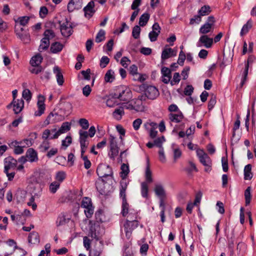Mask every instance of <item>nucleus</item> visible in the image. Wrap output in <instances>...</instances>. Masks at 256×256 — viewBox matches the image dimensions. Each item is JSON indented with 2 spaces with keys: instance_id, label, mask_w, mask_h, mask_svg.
Segmentation results:
<instances>
[{
  "instance_id": "nucleus-19",
  "label": "nucleus",
  "mask_w": 256,
  "mask_h": 256,
  "mask_svg": "<svg viewBox=\"0 0 256 256\" xmlns=\"http://www.w3.org/2000/svg\"><path fill=\"white\" fill-rule=\"evenodd\" d=\"M13 110L16 114L20 113L24 108V102L22 99L12 101Z\"/></svg>"
},
{
  "instance_id": "nucleus-28",
  "label": "nucleus",
  "mask_w": 256,
  "mask_h": 256,
  "mask_svg": "<svg viewBox=\"0 0 256 256\" xmlns=\"http://www.w3.org/2000/svg\"><path fill=\"white\" fill-rule=\"evenodd\" d=\"M42 57L40 54H38L33 56L30 60L31 66H40L42 62Z\"/></svg>"
},
{
  "instance_id": "nucleus-20",
  "label": "nucleus",
  "mask_w": 256,
  "mask_h": 256,
  "mask_svg": "<svg viewBox=\"0 0 256 256\" xmlns=\"http://www.w3.org/2000/svg\"><path fill=\"white\" fill-rule=\"evenodd\" d=\"M176 52L171 48H164L162 54L161 58L162 60H164L172 56H176Z\"/></svg>"
},
{
  "instance_id": "nucleus-1",
  "label": "nucleus",
  "mask_w": 256,
  "mask_h": 256,
  "mask_svg": "<svg viewBox=\"0 0 256 256\" xmlns=\"http://www.w3.org/2000/svg\"><path fill=\"white\" fill-rule=\"evenodd\" d=\"M114 96L120 100L127 101L132 98V94L128 88L125 86H120L115 90Z\"/></svg>"
},
{
  "instance_id": "nucleus-57",
  "label": "nucleus",
  "mask_w": 256,
  "mask_h": 256,
  "mask_svg": "<svg viewBox=\"0 0 256 256\" xmlns=\"http://www.w3.org/2000/svg\"><path fill=\"white\" fill-rule=\"evenodd\" d=\"M43 68L40 66H32L31 68H30V72L36 74L41 72Z\"/></svg>"
},
{
  "instance_id": "nucleus-41",
  "label": "nucleus",
  "mask_w": 256,
  "mask_h": 256,
  "mask_svg": "<svg viewBox=\"0 0 256 256\" xmlns=\"http://www.w3.org/2000/svg\"><path fill=\"white\" fill-rule=\"evenodd\" d=\"M211 12L210 7L209 6H204L198 10V13L200 16H207Z\"/></svg>"
},
{
  "instance_id": "nucleus-58",
  "label": "nucleus",
  "mask_w": 256,
  "mask_h": 256,
  "mask_svg": "<svg viewBox=\"0 0 256 256\" xmlns=\"http://www.w3.org/2000/svg\"><path fill=\"white\" fill-rule=\"evenodd\" d=\"M109 62V58L106 56H103L100 60V66L102 68H104L106 66Z\"/></svg>"
},
{
  "instance_id": "nucleus-36",
  "label": "nucleus",
  "mask_w": 256,
  "mask_h": 256,
  "mask_svg": "<svg viewBox=\"0 0 256 256\" xmlns=\"http://www.w3.org/2000/svg\"><path fill=\"white\" fill-rule=\"evenodd\" d=\"M114 80V72L112 70H108L104 76V80L106 82H112Z\"/></svg>"
},
{
  "instance_id": "nucleus-46",
  "label": "nucleus",
  "mask_w": 256,
  "mask_h": 256,
  "mask_svg": "<svg viewBox=\"0 0 256 256\" xmlns=\"http://www.w3.org/2000/svg\"><path fill=\"white\" fill-rule=\"evenodd\" d=\"M60 184L58 182H52L49 186V190L52 194H54L60 188Z\"/></svg>"
},
{
  "instance_id": "nucleus-16",
  "label": "nucleus",
  "mask_w": 256,
  "mask_h": 256,
  "mask_svg": "<svg viewBox=\"0 0 256 256\" xmlns=\"http://www.w3.org/2000/svg\"><path fill=\"white\" fill-rule=\"evenodd\" d=\"M162 81L167 84L170 82V80L172 78L171 70L170 68L166 67H162L161 69Z\"/></svg>"
},
{
  "instance_id": "nucleus-8",
  "label": "nucleus",
  "mask_w": 256,
  "mask_h": 256,
  "mask_svg": "<svg viewBox=\"0 0 256 256\" xmlns=\"http://www.w3.org/2000/svg\"><path fill=\"white\" fill-rule=\"evenodd\" d=\"M15 32L22 41L24 43H28L30 41V36L29 34L22 28H20V26L16 24L15 26Z\"/></svg>"
},
{
  "instance_id": "nucleus-3",
  "label": "nucleus",
  "mask_w": 256,
  "mask_h": 256,
  "mask_svg": "<svg viewBox=\"0 0 256 256\" xmlns=\"http://www.w3.org/2000/svg\"><path fill=\"white\" fill-rule=\"evenodd\" d=\"M130 215L128 220H126L124 224V230L126 236L129 238L132 234V231L138 226V220H134Z\"/></svg>"
},
{
  "instance_id": "nucleus-31",
  "label": "nucleus",
  "mask_w": 256,
  "mask_h": 256,
  "mask_svg": "<svg viewBox=\"0 0 256 256\" xmlns=\"http://www.w3.org/2000/svg\"><path fill=\"white\" fill-rule=\"evenodd\" d=\"M252 166L250 164L246 165L244 168V179L246 180H250L252 178V174L251 172Z\"/></svg>"
},
{
  "instance_id": "nucleus-10",
  "label": "nucleus",
  "mask_w": 256,
  "mask_h": 256,
  "mask_svg": "<svg viewBox=\"0 0 256 256\" xmlns=\"http://www.w3.org/2000/svg\"><path fill=\"white\" fill-rule=\"evenodd\" d=\"M213 42L212 38H209L208 35H202L200 38L196 46L198 47L204 46L206 48H210L212 46Z\"/></svg>"
},
{
  "instance_id": "nucleus-12",
  "label": "nucleus",
  "mask_w": 256,
  "mask_h": 256,
  "mask_svg": "<svg viewBox=\"0 0 256 256\" xmlns=\"http://www.w3.org/2000/svg\"><path fill=\"white\" fill-rule=\"evenodd\" d=\"M17 160L12 156H8L4 160V171L14 170L16 167Z\"/></svg>"
},
{
  "instance_id": "nucleus-18",
  "label": "nucleus",
  "mask_w": 256,
  "mask_h": 256,
  "mask_svg": "<svg viewBox=\"0 0 256 256\" xmlns=\"http://www.w3.org/2000/svg\"><path fill=\"white\" fill-rule=\"evenodd\" d=\"M82 0H71L68 4V10L72 12L75 10H79L82 7Z\"/></svg>"
},
{
  "instance_id": "nucleus-37",
  "label": "nucleus",
  "mask_w": 256,
  "mask_h": 256,
  "mask_svg": "<svg viewBox=\"0 0 256 256\" xmlns=\"http://www.w3.org/2000/svg\"><path fill=\"white\" fill-rule=\"evenodd\" d=\"M50 46V41L46 38H43L41 40L40 44L39 46L38 50L42 52L46 50Z\"/></svg>"
},
{
  "instance_id": "nucleus-14",
  "label": "nucleus",
  "mask_w": 256,
  "mask_h": 256,
  "mask_svg": "<svg viewBox=\"0 0 256 256\" xmlns=\"http://www.w3.org/2000/svg\"><path fill=\"white\" fill-rule=\"evenodd\" d=\"M57 132L56 128H54L51 130L46 129L42 133V138L44 140L56 139L59 136L55 137V134H56Z\"/></svg>"
},
{
  "instance_id": "nucleus-56",
  "label": "nucleus",
  "mask_w": 256,
  "mask_h": 256,
  "mask_svg": "<svg viewBox=\"0 0 256 256\" xmlns=\"http://www.w3.org/2000/svg\"><path fill=\"white\" fill-rule=\"evenodd\" d=\"M244 196L246 199V204H248L250 202L251 200V194H250V188L248 187L244 192Z\"/></svg>"
},
{
  "instance_id": "nucleus-23",
  "label": "nucleus",
  "mask_w": 256,
  "mask_h": 256,
  "mask_svg": "<svg viewBox=\"0 0 256 256\" xmlns=\"http://www.w3.org/2000/svg\"><path fill=\"white\" fill-rule=\"evenodd\" d=\"M26 157L31 162H36L38 160L36 152L33 148H28L26 152Z\"/></svg>"
},
{
  "instance_id": "nucleus-50",
  "label": "nucleus",
  "mask_w": 256,
  "mask_h": 256,
  "mask_svg": "<svg viewBox=\"0 0 256 256\" xmlns=\"http://www.w3.org/2000/svg\"><path fill=\"white\" fill-rule=\"evenodd\" d=\"M11 145L14 147V152L16 154H20L24 152L23 146L20 144H16L14 141L11 143Z\"/></svg>"
},
{
  "instance_id": "nucleus-35",
  "label": "nucleus",
  "mask_w": 256,
  "mask_h": 256,
  "mask_svg": "<svg viewBox=\"0 0 256 256\" xmlns=\"http://www.w3.org/2000/svg\"><path fill=\"white\" fill-rule=\"evenodd\" d=\"M58 116V114H53L52 112L50 113L48 116H47L46 120L44 122V124L45 126H48L50 124L54 123L56 122L55 119Z\"/></svg>"
},
{
  "instance_id": "nucleus-24",
  "label": "nucleus",
  "mask_w": 256,
  "mask_h": 256,
  "mask_svg": "<svg viewBox=\"0 0 256 256\" xmlns=\"http://www.w3.org/2000/svg\"><path fill=\"white\" fill-rule=\"evenodd\" d=\"M71 124L68 122H63L60 128L57 130V134H55V137L57 136H60V134L66 133L68 131L70 130V129Z\"/></svg>"
},
{
  "instance_id": "nucleus-42",
  "label": "nucleus",
  "mask_w": 256,
  "mask_h": 256,
  "mask_svg": "<svg viewBox=\"0 0 256 256\" xmlns=\"http://www.w3.org/2000/svg\"><path fill=\"white\" fill-rule=\"evenodd\" d=\"M148 184L146 182L141 183V194L142 197L147 198L148 196Z\"/></svg>"
},
{
  "instance_id": "nucleus-61",
  "label": "nucleus",
  "mask_w": 256,
  "mask_h": 256,
  "mask_svg": "<svg viewBox=\"0 0 256 256\" xmlns=\"http://www.w3.org/2000/svg\"><path fill=\"white\" fill-rule=\"evenodd\" d=\"M116 98H114L113 96L112 98H109L106 100V104L108 106L112 108L118 104L116 102Z\"/></svg>"
},
{
  "instance_id": "nucleus-2",
  "label": "nucleus",
  "mask_w": 256,
  "mask_h": 256,
  "mask_svg": "<svg viewBox=\"0 0 256 256\" xmlns=\"http://www.w3.org/2000/svg\"><path fill=\"white\" fill-rule=\"evenodd\" d=\"M96 173L100 178H112L113 172L112 168L106 164H100L96 169Z\"/></svg>"
},
{
  "instance_id": "nucleus-6",
  "label": "nucleus",
  "mask_w": 256,
  "mask_h": 256,
  "mask_svg": "<svg viewBox=\"0 0 256 256\" xmlns=\"http://www.w3.org/2000/svg\"><path fill=\"white\" fill-rule=\"evenodd\" d=\"M81 206L84 208V213L88 218H90L94 213V207L92 206L90 198L88 197L83 198Z\"/></svg>"
},
{
  "instance_id": "nucleus-30",
  "label": "nucleus",
  "mask_w": 256,
  "mask_h": 256,
  "mask_svg": "<svg viewBox=\"0 0 256 256\" xmlns=\"http://www.w3.org/2000/svg\"><path fill=\"white\" fill-rule=\"evenodd\" d=\"M28 240L30 243L32 244L38 243L40 240L38 234L35 232L30 233L28 238Z\"/></svg>"
},
{
  "instance_id": "nucleus-51",
  "label": "nucleus",
  "mask_w": 256,
  "mask_h": 256,
  "mask_svg": "<svg viewBox=\"0 0 256 256\" xmlns=\"http://www.w3.org/2000/svg\"><path fill=\"white\" fill-rule=\"evenodd\" d=\"M124 108L128 110H134L136 112H142L144 110V107L143 106H134L130 104H125L124 106Z\"/></svg>"
},
{
  "instance_id": "nucleus-17",
  "label": "nucleus",
  "mask_w": 256,
  "mask_h": 256,
  "mask_svg": "<svg viewBox=\"0 0 256 256\" xmlns=\"http://www.w3.org/2000/svg\"><path fill=\"white\" fill-rule=\"evenodd\" d=\"M94 3L93 1L90 2L84 8V16L88 18H90L95 13L96 10L94 8Z\"/></svg>"
},
{
  "instance_id": "nucleus-9",
  "label": "nucleus",
  "mask_w": 256,
  "mask_h": 256,
  "mask_svg": "<svg viewBox=\"0 0 256 256\" xmlns=\"http://www.w3.org/2000/svg\"><path fill=\"white\" fill-rule=\"evenodd\" d=\"M60 30L62 35L66 37L70 36L72 32L71 22L66 20L64 22H60Z\"/></svg>"
},
{
  "instance_id": "nucleus-25",
  "label": "nucleus",
  "mask_w": 256,
  "mask_h": 256,
  "mask_svg": "<svg viewBox=\"0 0 256 256\" xmlns=\"http://www.w3.org/2000/svg\"><path fill=\"white\" fill-rule=\"evenodd\" d=\"M251 62H252L251 58H249L248 59L247 62L245 64L244 70L242 73V80H241V82L240 84V87H242L244 86V84L246 80L248 74V68H249V64Z\"/></svg>"
},
{
  "instance_id": "nucleus-53",
  "label": "nucleus",
  "mask_w": 256,
  "mask_h": 256,
  "mask_svg": "<svg viewBox=\"0 0 256 256\" xmlns=\"http://www.w3.org/2000/svg\"><path fill=\"white\" fill-rule=\"evenodd\" d=\"M140 28L138 26H135L133 28L132 36L135 39H138L140 38Z\"/></svg>"
},
{
  "instance_id": "nucleus-48",
  "label": "nucleus",
  "mask_w": 256,
  "mask_h": 256,
  "mask_svg": "<svg viewBox=\"0 0 256 256\" xmlns=\"http://www.w3.org/2000/svg\"><path fill=\"white\" fill-rule=\"evenodd\" d=\"M180 80V76L178 72H175L174 74L173 78L172 80H170V84L171 86L178 84Z\"/></svg>"
},
{
  "instance_id": "nucleus-33",
  "label": "nucleus",
  "mask_w": 256,
  "mask_h": 256,
  "mask_svg": "<svg viewBox=\"0 0 256 256\" xmlns=\"http://www.w3.org/2000/svg\"><path fill=\"white\" fill-rule=\"evenodd\" d=\"M33 143V140L32 138H26L21 141H14L16 144H20L24 148L30 147Z\"/></svg>"
},
{
  "instance_id": "nucleus-15",
  "label": "nucleus",
  "mask_w": 256,
  "mask_h": 256,
  "mask_svg": "<svg viewBox=\"0 0 256 256\" xmlns=\"http://www.w3.org/2000/svg\"><path fill=\"white\" fill-rule=\"evenodd\" d=\"M156 195L160 198H166V194L163 184L160 183L156 184L154 188Z\"/></svg>"
},
{
  "instance_id": "nucleus-44",
  "label": "nucleus",
  "mask_w": 256,
  "mask_h": 256,
  "mask_svg": "<svg viewBox=\"0 0 256 256\" xmlns=\"http://www.w3.org/2000/svg\"><path fill=\"white\" fill-rule=\"evenodd\" d=\"M105 34L106 32L104 30H100L98 33L97 34L95 41L97 43H99L105 40Z\"/></svg>"
},
{
  "instance_id": "nucleus-32",
  "label": "nucleus",
  "mask_w": 256,
  "mask_h": 256,
  "mask_svg": "<svg viewBox=\"0 0 256 256\" xmlns=\"http://www.w3.org/2000/svg\"><path fill=\"white\" fill-rule=\"evenodd\" d=\"M63 45L59 42H55L52 44L50 46V50L52 52L56 54L60 52L62 48Z\"/></svg>"
},
{
  "instance_id": "nucleus-29",
  "label": "nucleus",
  "mask_w": 256,
  "mask_h": 256,
  "mask_svg": "<svg viewBox=\"0 0 256 256\" xmlns=\"http://www.w3.org/2000/svg\"><path fill=\"white\" fill-rule=\"evenodd\" d=\"M252 21L251 19H250L242 26L240 32V36H243L246 34L248 32L249 30L252 28Z\"/></svg>"
},
{
  "instance_id": "nucleus-45",
  "label": "nucleus",
  "mask_w": 256,
  "mask_h": 256,
  "mask_svg": "<svg viewBox=\"0 0 256 256\" xmlns=\"http://www.w3.org/2000/svg\"><path fill=\"white\" fill-rule=\"evenodd\" d=\"M82 78L80 76L78 75V78L80 80L82 78L86 80H90V68L87 69L86 70H82L80 72Z\"/></svg>"
},
{
  "instance_id": "nucleus-60",
  "label": "nucleus",
  "mask_w": 256,
  "mask_h": 256,
  "mask_svg": "<svg viewBox=\"0 0 256 256\" xmlns=\"http://www.w3.org/2000/svg\"><path fill=\"white\" fill-rule=\"evenodd\" d=\"M44 38H46L49 41L54 36V32L50 30H46L44 32Z\"/></svg>"
},
{
  "instance_id": "nucleus-21",
  "label": "nucleus",
  "mask_w": 256,
  "mask_h": 256,
  "mask_svg": "<svg viewBox=\"0 0 256 256\" xmlns=\"http://www.w3.org/2000/svg\"><path fill=\"white\" fill-rule=\"evenodd\" d=\"M53 72L55 74L56 81L59 86H62L64 84V77L60 69L58 66H55L53 69Z\"/></svg>"
},
{
  "instance_id": "nucleus-27",
  "label": "nucleus",
  "mask_w": 256,
  "mask_h": 256,
  "mask_svg": "<svg viewBox=\"0 0 256 256\" xmlns=\"http://www.w3.org/2000/svg\"><path fill=\"white\" fill-rule=\"evenodd\" d=\"M26 252L20 248H16L12 253L6 252L4 256H24Z\"/></svg>"
},
{
  "instance_id": "nucleus-5",
  "label": "nucleus",
  "mask_w": 256,
  "mask_h": 256,
  "mask_svg": "<svg viewBox=\"0 0 256 256\" xmlns=\"http://www.w3.org/2000/svg\"><path fill=\"white\" fill-rule=\"evenodd\" d=\"M110 144V152L108 156L111 159L114 160L118 156L119 152V148L117 144V140L112 135L110 134L109 138Z\"/></svg>"
},
{
  "instance_id": "nucleus-34",
  "label": "nucleus",
  "mask_w": 256,
  "mask_h": 256,
  "mask_svg": "<svg viewBox=\"0 0 256 256\" xmlns=\"http://www.w3.org/2000/svg\"><path fill=\"white\" fill-rule=\"evenodd\" d=\"M120 169V176L122 180H126L125 179L130 172L128 166L125 164H123L121 166Z\"/></svg>"
},
{
  "instance_id": "nucleus-43",
  "label": "nucleus",
  "mask_w": 256,
  "mask_h": 256,
  "mask_svg": "<svg viewBox=\"0 0 256 256\" xmlns=\"http://www.w3.org/2000/svg\"><path fill=\"white\" fill-rule=\"evenodd\" d=\"M124 114V107H120L116 108L113 112L112 115L117 120L121 118L122 116Z\"/></svg>"
},
{
  "instance_id": "nucleus-64",
  "label": "nucleus",
  "mask_w": 256,
  "mask_h": 256,
  "mask_svg": "<svg viewBox=\"0 0 256 256\" xmlns=\"http://www.w3.org/2000/svg\"><path fill=\"white\" fill-rule=\"evenodd\" d=\"M160 33L156 31H152L148 34V37L150 40L152 42H155L157 40V38L159 35Z\"/></svg>"
},
{
  "instance_id": "nucleus-49",
  "label": "nucleus",
  "mask_w": 256,
  "mask_h": 256,
  "mask_svg": "<svg viewBox=\"0 0 256 256\" xmlns=\"http://www.w3.org/2000/svg\"><path fill=\"white\" fill-rule=\"evenodd\" d=\"M66 174L64 172L59 171L56 172V182H58L60 184L66 178Z\"/></svg>"
},
{
  "instance_id": "nucleus-59",
  "label": "nucleus",
  "mask_w": 256,
  "mask_h": 256,
  "mask_svg": "<svg viewBox=\"0 0 256 256\" xmlns=\"http://www.w3.org/2000/svg\"><path fill=\"white\" fill-rule=\"evenodd\" d=\"M79 124L84 130H87L89 126L88 120L86 118H80L79 120Z\"/></svg>"
},
{
  "instance_id": "nucleus-40",
  "label": "nucleus",
  "mask_w": 256,
  "mask_h": 256,
  "mask_svg": "<svg viewBox=\"0 0 256 256\" xmlns=\"http://www.w3.org/2000/svg\"><path fill=\"white\" fill-rule=\"evenodd\" d=\"M145 178L147 183H150L152 182V173L148 163L146 168Z\"/></svg>"
},
{
  "instance_id": "nucleus-38",
  "label": "nucleus",
  "mask_w": 256,
  "mask_h": 256,
  "mask_svg": "<svg viewBox=\"0 0 256 256\" xmlns=\"http://www.w3.org/2000/svg\"><path fill=\"white\" fill-rule=\"evenodd\" d=\"M150 16V14L148 13H144V14H142L140 18V26H145L149 20Z\"/></svg>"
},
{
  "instance_id": "nucleus-13",
  "label": "nucleus",
  "mask_w": 256,
  "mask_h": 256,
  "mask_svg": "<svg viewBox=\"0 0 256 256\" xmlns=\"http://www.w3.org/2000/svg\"><path fill=\"white\" fill-rule=\"evenodd\" d=\"M196 155L200 162L204 166H209L212 164L211 160L208 154L202 149L196 150Z\"/></svg>"
},
{
  "instance_id": "nucleus-63",
  "label": "nucleus",
  "mask_w": 256,
  "mask_h": 256,
  "mask_svg": "<svg viewBox=\"0 0 256 256\" xmlns=\"http://www.w3.org/2000/svg\"><path fill=\"white\" fill-rule=\"evenodd\" d=\"M81 158L84 161V166L86 169H88L91 166V162L88 160L87 156H84V154H81Z\"/></svg>"
},
{
  "instance_id": "nucleus-52",
  "label": "nucleus",
  "mask_w": 256,
  "mask_h": 256,
  "mask_svg": "<svg viewBox=\"0 0 256 256\" xmlns=\"http://www.w3.org/2000/svg\"><path fill=\"white\" fill-rule=\"evenodd\" d=\"M176 146L174 144H172V147L174 151V157L175 160L179 158L182 155V152L178 148H176Z\"/></svg>"
},
{
  "instance_id": "nucleus-7",
  "label": "nucleus",
  "mask_w": 256,
  "mask_h": 256,
  "mask_svg": "<svg viewBox=\"0 0 256 256\" xmlns=\"http://www.w3.org/2000/svg\"><path fill=\"white\" fill-rule=\"evenodd\" d=\"M79 134L81 154H82L86 152L89 144V141L88 140V132L82 130L79 131Z\"/></svg>"
},
{
  "instance_id": "nucleus-4",
  "label": "nucleus",
  "mask_w": 256,
  "mask_h": 256,
  "mask_svg": "<svg viewBox=\"0 0 256 256\" xmlns=\"http://www.w3.org/2000/svg\"><path fill=\"white\" fill-rule=\"evenodd\" d=\"M215 22V18L213 16L208 17L206 22L200 28L199 32L202 35H206L207 34L212 32Z\"/></svg>"
},
{
  "instance_id": "nucleus-11",
  "label": "nucleus",
  "mask_w": 256,
  "mask_h": 256,
  "mask_svg": "<svg viewBox=\"0 0 256 256\" xmlns=\"http://www.w3.org/2000/svg\"><path fill=\"white\" fill-rule=\"evenodd\" d=\"M144 94L148 98L154 100L159 96V92L156 87L148 86L145 88Z\"/></svg>"
},
{
  "instance_id": "nucleus-39",
  "label": "nucleus",
  "mask_w": 256,
  "mask_h": 256,
  "mask_svg": "<svg viewBox=\"0 0 256 256\" xmlns=\"http://www.w3.org/2000/svg\"><path fill=\"white\" fill-rule=\"evenodd\" d=\"M69 222V218H66V216L64 214H60L56 221V224L58 226L64 225Z\"/></svg>"
},
{
  "instance_id": "nucleus-22",
  "label": "nucleus",
  "mask_w": 256,
  "mask_h": 256,
  "mask_svg": "<svg viewBox=\"0 0 256 256\" xmlns=\"http://www.w3.org/2000/svg\"><path fill=\"white\" fill-rule=\"evenodd\" d=\"M184 118V116L181 112H176L171 113L169 114V119L173 122H180L183 120Z\"/></svg>"
},
{
  "instance_id": "nucleus-47",
  "label": "nucleus",
  "mask_w": 256,
  "mask_h": 256,
  "mask_svg": "<svg viewBox=\"0 0 256 256\" xmlns=\"http://www.w3.org/2000/svg\"><path fill=\"white\" fill-rule=\"evenodd\" d=\"M122 214L123 216H126V214H128V212L130 211L129 209V205L126 202V199L122 200Z\"/></svg>"
},
{
  "instance_id": "nucleus-54",
  "label": "nucleus",
  "mask_w": 256,
  "mask_h": 256,
  "mask_svg": "<svg viewBox=\"0 0 256 256\" xmlns=\"http://www.w3.org/2000/svg\"><path fill=\"white\" fill-rule=\"evenodd\" d=\"M29 20H30V17L24 16L20 17L18 18L16 22H19L20 24V26H25L28 23Z\"/></svg>"
},
{
  "instance_id": "nucleus-55",
  "label": "nucleus",
  "mask_w": 256,
  "mask_h": 256,
  "mask_svg": "<svg viewBox=\"0 0 256 256\" xmlns=\"http://www.w3.org/2000/svg\"><path fill=\"white\" fill-rule=\"evenodd\" d=\"M50 147L49 142L46 140H44V141L40 146L39 148L41 152H45L48 150Z\"/></svg>"
},
{
  "instance_id": "nucleus-26",
  "label": "nucleus",
  "mask_w": 256,
  "mask_h": 256,
  "mask_svg": "<svg viewBox=\"0 0 256 256\" xmlns=\"http://www.w3.org/2000/svg\"><path fill=\"white\" fill-rule=\"evenodd\" d=\"M128 182L126 180H122L120 183V195L122 199H126V190L127 189Z\"/></svg>"
},
{
  "instance_id": "nucleus-62",
  "label": "nucleus",
  "mask_w": 256,
  "mask_h": 256,
  "mask_svg": "<svg viewBox=\"0 0 256 256\" xmlns=\"http://www.w3.org/2000/svg\"><path fill=\"white\" fill-rule=\"evenodd\" d=\"M22 98L27 101L30 100L32 98V94L30 91L28 89H25L22 92Z\"/></svg>"
}]
</instances>
